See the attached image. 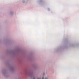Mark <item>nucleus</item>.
I'll return each instance as SVG.
<instances>
[{"instance_id":"20e7f679","label":"nucleus","mask_w":79,"mask_h":79,"mask_svg":"<svg viewBox=\"0 0 79 79\" xmlns=\"http://www.w3.org/2000/svg\"><path fill=\"white\" fill-rule=\"evenodd\" d=\"M33 79H35V78H34Z\"/></svg>"},{"instance_id":"f257e3e1","label":"nucleus","mask_w":79,"mask_h":79,"mask_svg":"<svg viewBox=\"0 0 79 79\" xmlns=\"http://www.w3.org/2000/svg\"><path fill=\"white\" fill-rule=\"evenodd\" d=\"M23 3H24V2H25V1H23Z\"/></svg>"},{"instance_id":"39448f33","label":"nucleus","mask_w":79,"mask_h":79,"mask_svg":"<svg viewBox=\"0 0 79 79\" xmlns=\"http://www.w3.org/2000/svg\"><path fill=\"white\" fill-rule=\"evenodd\" d=\"M40 79L39 78V79Z\"/></svg>"},{"instance_id":"7ed1b4c3","label":"nucleus","mask_w":79,"mask_h":79,"mask_svg":"<svg viewBox=\"0 0 79 79\" xmlns=\"http://www.w3.org/2000/svg\"><path fill=\"white\" fill-rule=\"evenodd\" d=\"M42 79H44V77H42Z\"/></svg>"},{"instance_id":"f03ea898","label":"nucleus","mask_w":79,"mask_h":79,"mask_svg":"<svg viewBox=\"0 0 79 79\" xmlns=\"http://www.w3.org/2000/svg\"><path fill=\"white\" fill-rule=\"evenodd\" d=\"M45 79H48V78H47V77H46L45 78Z\"/></svg>"}]
</instances>
